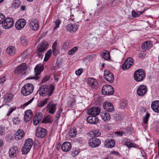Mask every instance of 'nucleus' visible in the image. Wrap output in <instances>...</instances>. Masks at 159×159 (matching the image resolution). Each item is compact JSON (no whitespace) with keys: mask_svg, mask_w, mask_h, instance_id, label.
Wrapping results in <instances>:
<instances>
[{"mask_svg":"<svg viewBox=\"0 0 159 159\" xmlns=\"http://www.w3.org/2000/svg\"><path fill=\"white\" fill-rule=\"evenodd\" d=\"M54 90V87L52 84H51L49 86L43 85L39 88V94L42 97L47 96L49 97L52 94Z\"/></svg>","mask_w":159,"mask_h":159,"instance_id":"obj_1","label":"nucleus"},{"mask_svg":"<svg viewBox=\"0 0 159 159\" xmlns=\"http://www.w3.org/2000/svg\"><path fill=\"white\" fill-rule=\"evenodd\" d=\"M33 144V140L31 138L27 139L21 150L23 154H27L30 151Z\"/></svg>","mask_w":159,"mask_h":159,"instance_id":"obj_2","label":"nucleus"},{"mask_svg":"<svg viewBox=\"0 0 159 159\" xmlns=\"http://www.w3.org/2000/svg\"><path fill=\"white\" fill-rule=\"evenodd\" d=\"M145 72L142 69H139L136 70L134 74V79L137 82H140L143 80L145 76Z\"/></svg>","mask_w":159,"mask_h":159,"instance_id":"obj_3","label":"nucleus"},{"mask_svg":"<svg viewBox=\"0 0 159 159\" xmlns=\"http://www.w3.org/2000/svg\"><path fill=\"white\" fill-rule=\"evenodd\" d=\"M34 89L33 85L30 83H28L22 87L21 90V93L24 96L30 94L33 92Z\"/></svg>","mask_w":159,"mask_h":159,"instance_id":"obj_4","label":"nucleus"},{"mask_svg":"<svg viewBox=\"0 0 159 159\" xmlns=\"http://www.w3.org/2000/svg\"><path fill=\"white\" fill-rule=\"evenodd\" d=\"M114 93V90L113 87L110 85L105 84L102 89V93L104 95H112Z\"/></svg>","mask_w":159,"mask_h":159,"instance_id":"obj_5","label":"nucleus"},{"mask_svg":"<svg viewBox=\"0 0 159 159\" xmlns=\"http://www.w3.org/2000/svg\"><path fill=\"white\" fill-rule=\"evenodd\" d=\"M43 70V68L42 66L37 65L34 69L35 76L32 77H30L28 79H34L36 80L39 79L40 78L39 75H40Z\"/></svg>","mask_w":159,"mask_h":159,"instance_id":"obj_6","label":"nucleus"},{"mask_svg":"<svg viewBox=\"0 0 159 159\" xmlns=\"http://www.w3.org/2000/svg\"><path fill=\"white\" fill-rule=\"evenodd\" d=\"M134 62V60L132 58L129 57L127 58L122 64L121 67L122 69L123 70L128 69L133 65Z\"/></svg>","mask_w":159,"mask_h":159,"instance_id":"obj_7","label":"nucleus"},{"mask_svg":"<svg viewBox=\"0 0 159 159\" xmlns=\"http://www.w3.org/2000/svg\"><path fill=\"white\" fill-rule=\"evenodd\" d=\"M91 138L90 139L88 142L89 146L91 147L95 148L98 147L101 144V141L98 138L91 136Z\"/></svg>","mask_w":159,"mask_h":159,"instance_id":"obj_8","label":"nucleus"},{"mask_svg":"<svg viewBox=\"0 0 159 159\" xmlns=\"http://www.w3.org/2000/svg\"><path fill=\"white\" fill-rule=\"evenodd\" d=\"M2 24V27L5 29L11 28L14 24L13 19L11 18H7L3 20Z\"/></svg>","mask_w":159,"mask_h":159,"instance_id":"obj_9","label":"nucleus"},{"mask_svg":"<svg viewBox=\"0 0 159 159\" xmlns=\"http://www.w3.org/2000/svg\"><path fill=\"white\" fill-rule=\"evenodd\" d=\"M27 68L26 64L23 63L16 68L14 72L16 74L21 73L22 74H25Z\"/></svg>","mask_w":159,"mask_h":159,"instance_id":"obj_10","label":"nucleus"},{"mask_svg":"<svg viewBox=\"0 0 159 159\" xmlns=\"http://www.w3.org/2000/svg\"><path fill=\"white\" fill-rule=\"evenodd\" d=\"M47 131L43 128L38 127L36 132V136L40 138H43L47 135Z\"/></svg>","mask_w":159,"mask_h":159,"instance_id":"obj_11","label":"nucleus"},{"mask_svg":"<svg viewBox=\"0 0 159 159\" xmlns=\"http://www.w3.org/2000/svg\"><path fill=\"white\" fill-rule=\"evenodd\" d=\"M104 78L108 82L112 83L114 81V77L113 74L109 70H105L104 75Z\"/></svg>","mask_w":159,"mask_h":159,"instance_id":"obj_12","label":"nucleus"},{"mask_svg":"<svg viewBox=\"0 0 159 159\" xmlns=\"http://www.w3.org/2000/svg\"><path fill=\"white\" fill-rule=\"evenodd\" d=\"M26 24L25 20L24 19H21L18 20L15 24V27L16 29L20 30L25 26Z\"/></svg>","mask_w":159,"mask_h":159,"instance_id":"obj_13","label":"nucleus"},{"mask_svg":"<svg viewBox=\"0 0 159 159\" xmlns=\"http://www.w3.org/2000/svg\"><path fill=\"white\" fill-rule=\"evenodd\" d=\"M30 27L33 30H37L39 27L38 21L36 19H32L29 23Z\"/></svg>","mask_w":159,"mask_h":159,"instance_id":"obj_14","label":"nucleus"},{"mask_svg":"<svg viewBox=\"0 0 159 159\" xmlns=\"http://www.w3.org/2000/svg\"><path fill=\"white\" fill-rule=\"evenodd\" d=\"M147 92V87L144 85H141L137 90L138 95L139 96H142Z\"/></svg>","mask_w":159,"mask_h":159,"instance_id":"obj_15","label":"nucleus"},{"mask_svg":"<svg viewBox=\"0 0 159 159\" xmlns=\"http://www.w3.org/2000/svg\"><path fill=\"white\" fill-rule=\"evenodd\" d=\"M103 107L105 110L108 112H112L114 110V107L111 102L107 101L103 104Z\"/></svg>","mask_w":159,"mask_h":159,"instance_id":"obj_16","label":"nucleus"},{"mask_svg":"<svg viewBox=\"0 0 159 159\" xmlns=\"http://www.w3.org/2000/svg\"><path fill=\"white\" fill-rule=\"evenodd\" d=\"M100 112V109L98 107H95L89 109L88 113L90 115L96 116L98 115Z\"/></svg>","mask_w":159,"mask_h":159,"instance_id":"obj_17","label":"nucleus"},{"mask_svg":"<svg viewBox=\"0 0 159 159\" xmlns=\"http://www.w3.org/2000/svg\"><path fill=\"white\" fill-rule=\"evenodd\" d=\"M48 44L47 43L46 41H43L38 45L37 51L39 53L42 52L44 50L46 49V48L48 47Z\"/></svg>","mask_w":159,"mask_h":159,"instance_id":"obj_18","label":"nucleus"},{"mask_svg":"<svg viewBox=\"0 0 159 159\" xmlns=\"http://www.w3.org/2000/svg\"><path fill=\"white\" fill-rule=\"evenodd\" d=\"M86 120L89 123L93 124H97L99 121V119L97 117L93 116H88Z\"/></svg>","mask_w":159,"mask_h":159,"instance_id":"obj_19","label":"nucleus"},{"mask_svg":"<svg viewBox=\"0 0 159 159\" xmlns=\"http://www.w3.org/2000/svg\"><path fill=\"white\" fill-rule=\"evenodd\" d=\"M32 112L31 110H28L26 111L25 112L24 116L25 121L26 122H29L32 118Z\"/></svg>","mask_w":159,"mask_h":159,"instance_id":"obj_20","label":"nucleus"},{"mask_svg":"<svg viewBox=\"0 0 159 159\" xmlns=\"http://www.w3.org/2000/svg\"><path fill=\"white\" fill-rule=\"evenodd\" d=\"M57 105V104H51V102L49 103L47 106V111L50 113L54 114L56 110Z\"/></svg>","mask_w":159,"mask_h":159,"instance_id":"obj_21","label":"nucleus"},{"mask_svg":"<svg viewBox=\"0 0 159 159\" xmlns=\"http://www.w3.org/2000/svg\"><path fill=\"white\" fill-rule=\"evenodd\" d=\"M71 145L69 142H65L61 146L62 150L64 152H67L71 149Z\"/></svg>","mask_w":159,"mask_h":159,"instance_id":"obj_22","label":"nucleus"},{"mask_svg":"<svg viewBox=\"0 0 159 159\" xmlns=\"http://www.w3.org/2000/svg\"><path fill=\"white\" fill-rule=\"evenodd\" d=\"M18 152V148L15 146H13L9 150V156L11 158H13L16 156Z\"/></svg>","mask_w":159,"mask_h":159,"instance_id":"obj_23","label":"nucleus"},{"mask_svg":"<svg viewBox=\"0 0 159 159\" xmlns=\"http://www.w3.org/2000/svg\"><path fill=\"white\" fill-rule=\"evenodd\" d=\"M151 107L155 112H159V101L156 100L153 101L152 103Z\"/></svg>","mask_w":159,"mask_h":159,"instance_id":"obj_24","label":"nucleus"},{"mask_svg":"<svg viewBox=\"0 0 159 159\" xmlns=\"http://www.w3.org/2000/svg\"><path fill=\"white\" fill-rule=\"evenodd\" d=\"M66 28L67 30L69 32H75L77 30L78 28V25L75 23H74L73 24H70L68 25Z\"/></svg>","mask_w":159,"mask_h":159,"instance_id":"obj_25","label":"nucleus"},{"mask_svg":"<svg viewBox=\"0 0 159 159\" xmlns=\"http://www.w3.org/2000/svg\"><path fill=\"white\" fill-rule=\"evenodd\" d=\"M115 142L113 139H107L105 143V146L107 148H112L115 146Z\"/></svg>","mask_w":159,"mask_h":159,"instance_id":"obj_26","label":"nucleus"},{"mask_svg":"<svg viewBox=\"0 0 159 159\" xmlns=\"http://www.w3.org/2000/svg\"><path fill=\"white\" fill-rule=\"evenodd\" d=\"M101 116L102 119L105 121H108L110 119V116L108 112L104 111L101 113Z\"/></svg>","mask_w":159,"mask_h":159,"instance_id":"obj_27","label":"nucleus"},{"mask_svg":"<svg viewBox=\"0 0 159 159\" xmlns=\"http://www.w3.org/2000/svg\"><path fill=\"white\" fill-rule=\"evenodd\" d=\"M16 139L18 140L22 139L24 136L25 133L24 130L21 129H19L16 133Z\"/></svg>","mask_w":159,"mask_h":159,"instance_id":"obj_28","label":"nucleus"},{"mask_svg":"<svg viewBox=\"0 0 159 159\" xmlns=\"http://www.w3.org/2000/svg\"><path fill=\"white\" fill-rule=\"evenodd\" d=\"M124 143L129 148H130L132 147H134L137 148L138 147V146L135 144L132 143L130 142L129 140H124Z\"/></svg>","mask_w":159,"mask_h":159,"instance_id":"obj_29","label":"nucleus"},{"mask_svg":"<svg viewBox=\"0 0 159 159\" xmlns=\"http://www.w3.org/2000/svg\"><path fill=\"white\" fill-rule=\"evenodd\" d=\"M152 42L149 41H145L142 45V49L149 50L150 48Z\"/></svg>","mask_w":159,"mask_h":159,"instance_id":"obj_30","label":"nucleus"},{"mask_svg":"<svg viewBox=\"0 0 159 159\" xmlns=\"http://www.w3.org/2000/svg\"><path fill=\"white\" fill-rule=\"evenodd\" d=\"M13 95L11 94H6L4 97L3 101L5 102H10L12 100Z\"/></svg>","mask_w":159,"mask_h":159,"instance_id":"obj_31","label":"nucleus"},{"mask_svg":"<svg viewBox=\"0 0 159 159\" xmlns=\"http://www.w3.org/2000/svg\"><path fill=\"white\" fill-rule=\"evenodd\" d=\"M7 53L9 55H13L15 53V48L13 46L8 47L6 50Z\"/></svg>","mask_w":159,"mask_h":159,"instance_id":"obj_32","label":"nucleus"},{"mask_svg":"<svg viewBox=\"0 0 159 159\" xmlns=\"http://www.w3.org/2000/svg\"><path fill=\"white\" fill-rule=\"evenodd\" d=\"M90 134L91 136L96 138V137H98L101 135V133L99 130L96 129L91 132Z\"/></svg>","mask_w":159,"mask_h":159,"instance_id":"obj_33","label":"nucleus"},{"mask_svg":"<svg viewBox=\"0 0 159 159\" xmlns=\"http://www.w3.org/2000/svg\"><path fill=\"white\" fill-rule=\"evenodd\" d=\"M69 133L71 138H74L76 136L77 134V131L75 128H71L69 131Z\"/></svg>","mask_w":159,"mask_h":159,"instance_id":"obj_34","label":"nucleus"},{"mask_svg":"<svg viewBox=\"0 0 159 159\" xmlns=\"http://www.w3.org/2000/svg\"><path fill=\"white\" fill-rule=\"evenodd\" d=\"M52 54V51L51 49L48 50L45 54V57L44 59V61L46 62L48 61L49 58L50 57Z\"/></svg>","mask_w":159,"mask_h":159,"instance_id":"obj_35","label":"nucleus"},{"mask_svg":"<svg viewBox=\"0 0 159 159\" xmlns=\"http://www.w3.org/2000/svg\"><path fill=\"white\" fill-rule=\"evenodd\" d=\"M52 122V118L49 115H47L42 121V123H48Z\"/></svg>","mask_w":159,"mask_h":159,"instance_id":"obj_36","label":"nucleus"},{"mask_svg":"<svg viewBox=\"0 0 159 159\" xmlns=\"http://www.w3.org/2000/svg\"><path fill=\"white\" fill-rule=\"evenodd\" d=\"M144 11V10L141 11H138L137 12L133 11L132 12V15L134 18H136L139 16L140 15L142 14Z\"/></svg>","mask_w":159,"mask_h":159,"instance_id":"obj_37","label":"nucleus"},{"mask_svg":"<svg viewBox=\"0 0 159 159\" xmlns=\"http://www.w3.org/2000/svg\"><path fill=\"white\" fill-rule=\"evenodd\" d=\"M102 55L104 58L106 60H108L110 59V53L107 51H104L102 54Z\"/></svg>","mask_w":159,"mask_h":159,"instance_id":"obj_38","label":"nucleus"},{"mask_svg":"<svg viewBox=\"0 0 159 159\" xmlns=\"http://www.w3.org/2000/svg\"><path fill=\"white\" fill-rule=\"evenodd\" d=\"M21 43L24 45H26L28 43V41L26 37L25 36H22L20 38Z\"/></svg>","mask_w":159,"mask_h":159,"instance_id":"obj_39","label":"nucleus"},{"mask_svg":"<svg viewBox=\"0 0 159 159\" xmlns=\"http://www.w3.org/2000/svg\"><path fill=\"white\" fill-rule=\"evenodd\" d=\"M123 116L121 114H116L115 116V120L118 122H120L121 121L123 120Z\"/></svg>","mask_w":159,"mask_h":159,"instance_id":"obj_40","label":"nucleus"},{"mask_svg":"<svg viewBox=\"0 0 159 159\" xmlns=\"http://www.w3.org/2000/svg\"><path fill=\"white\" fill-rule=\"evenodd\" d=\"M49 99V98H47L43 100V101H41L40 103L38 104L37 106L39 107H43L47 103V101Z\"/></svg>","mask_w":159,"mask_h":159,"instance_id":"obj_41","label":"nucleus"},{"mask_svg":"<svg viewBox=\"0 0 159 159\" xmlns=\"http://www.w3.org/2000/svg\"><path fill=\"white\" fill-rule=\"evenodd\" d=\"M35 119H37L39 121H40L43 117V115L41 113L38 112L34 116Z\"/></svg>","mask_w":159,"mask_h":159,"instance_id":"obj_42","label":"nucleus"},{"mask_svg":"<svg viewBox=\"0 0 159 159\" xmlns=\"http://www.w3.org/2000/svg\"><path fill=\"white\" fill-rule=\"evenodd\" d=\"M78 49V48L77 47L75 46L74 47L69 51L68 54L70 55H73L77 50Z\"/></svg>","mask_w":159,"mask_h":159,"instance_id":"obj_43","label":"nucleus"},{"mask_svg":"<svg viewBox=\"0 0 159 159\" xmlns=\"http://www.w3.org/2000/svg\"><path fill=\"white\" fill-rule=\"evenodd\" d=\"M150 116V115L149 113L148 112H147L146 113V114L144 116V117L143 118V123L145 124H146L148 122V119Z\"/></svg>","mask_w":159,"mask_h":159,"instance_id":"obj_44","label":"nucleus"},{"mask_svg":"<svg viewBox=\"0 0 159 159\" xmlns=\"http://www.w3.org/2000/svg\"><path fill=\"white\" fill-rule=\"evenodd\" d=\"M62 111V109L60 108L59 110L57 112L55 116V118H56V120L58 121L59 119V118L60 117Z\"/></svg>","mask_w":159,"mask_h":159,"instance_id":"obj_45","label":"nucleus"},{"mask_svg":"<svg viewBox=\"0 0 159 159\" xmlns=\"http://www.w3.org/2000/svg\"><path fill=\"white\" fill-rule=\"evenodd\" d=\"M93 80V82L91 83V84H90L89 86H91L92 88L96 89L97 87V86L98 84L97 82L95 79Z\"/></svg>","mask_w":159,"mask_h":159,"instance_id":"obj_46","label":"nucleus"},{"mask_svg":"<svg viewBox=\"0 0 159 159\" xmlns=\"http://www.w3.org/2000/svg\"><path fill=\"white\" fill-rule=\"evenodd\" d=\"M83 68H80L75 71V73L77 76H79L83 73Z\"/></svg>","mask_w":159,"mask_h":159,"instance_id":"obj_47","label":"nucleus"},{"mask_svg":"<svg viewBox=\"0 0 159 159\" xmlns=\"http://www.w3.org/2000/svg\"><path fill=\"white\" fill-rule=\"evenodd\" d=\"M69 43L67 42H64L63 44L62 48L64 50H66L69 48Z\"/></svg>","mask_w":159,"mask_h":159,"instance_id":"obj_48","label":"nucleus"},{"mask_svg":"<svg viewBox=\"0 0 159 159\" xmlns=\"http://www.w3.org/2000/svg\"><path fill=\"white\" fill-rule=\"evenodd\" d=\"M60 23L61 22L60 20L58 19L56 20L55 22V23L56 25V26L54 27L53 30H55L56 28H58L59 27Z\"/></svg>","mask_w":159,"mask_h":159,"instance_id":"obj_49","label":"nucleus"},{"mask_svg":"<svg viewBox=\"0 0 159 159\" xmlns=\"http://www.w3.org/2000/svg\"><path fill=\"white\" fill-rule=\"evenodd\" d=\"M16 109V107H10L9 108V110L7 115L9 116Z\"/></svg>","mask_w":159,"mask_h":159,"instance_id":"obj_50","label":"nucleus"},{"mask_svg":"<svg viewBox=\"0 0 159 159\" xmlns=\"http://www.w3.org/2000/svg\"><path fill=\"white\" fill-rule=\"evenodd\" d=\"M127 103V102L126 100H122L120 103V106L121 108H123L126 105Z\"/></svg>","mask_w":159,"mask_h":159,"instance_id":"obj_51","label":"nucleus"},{"mask_svg":"<svg viewBox=\"0 0 159 159\" xmlns=\"http://www.w3.org/2000/svg\"><path fill=\"white\" fill-rule=\"evenodd\" d=\"M79 151V150L78 149H73V151L72 152V153L74 154V155H73V156H75L78 155L80 152Z\"/></svg>","mask_w":159,"mask_h":159,"instance_id":"obj_52","label":"nucleus"},{"mask_svg":"<svg viewBox=\"0 0 159 159\" xmlns=\"http://www.w3.org/2000/svg\"><path fill=\"white\" fill-rule=\"evenodd\" d=\"M5 16L2 13H0V24H2L3 22V20H4Z\"/></svg>","mask_w":159,"mask_h":159,"instance_id":"obj_53","label":"nucleus"},{"mask_svg":"<svg viewBox=\"0 0 159 159\" xmlns=\"http://www.w3.org/2000/svg\"><path fill=\"white\" fill-rule=\"evenodd\" d=\"M12 121L14 124H16L19 123L20 120L19 118L16 117L13 118Z\"/></svg>","mask_w":159,"mask_h":159,"instance_id":"obj_54","label":"nucleus"},{"mask_svg":"<svg viewBox=\"0 0 159 159\" xmlns=\"http://www.w3.org/2000/svg\"><path fill=\"white\" fill-rule=\"evenodd\" d=\"M6 81V78L5 76L1 75L0 76V83H3Z\"/></svg>","mask_w":159,"mask_h":159,"instance_id":"obj_55","label":"nucleus"},{"mask_svg":"<svg viewBox=\"0 0 159 159\" xmlns=\"http://www.w3.org/2000/svg\"><path fill=\"white\" fill-rule=\"evenodd\" d=\"M34 98H33L31 99L30 100H29V101L26 102V103H25L23 106V107H25L26 106H27L29 104H30V103H31L32 101L33 100Z\"/></svg>","mask_w":159,"mask_h":159,"instance_id":"obj_56","label":"nucleus"},{"mask_svg":"<svg viewBox=\"0 0 159 159\" xmlns=\"http://www.w3.org/2000/svg\"><path fill=\"white\" fill-rule=\"evenodd\" d=\"M4 127H0V135H4Z\"/></svg>","mask_w":159,"mask_h":159,"instance_id":"obj_57","label":"nucleus"},{"mask_svg":"<svg viewBox=\"0 0 159 159\" xmlns=\"http://www.w3.org/2000/svg\"><path fill=\"white\" fill-rule=\"evenodd\" d=\"M40 121H39L37 119H35L34 117L33 118V123L34 125H38Z\"/></svg>","mask_w":159,"mask_h":159,"instance_id":"obj_58","label":"nucleus"},{"mask_svg":"<svg viewBox=\"0 0 159 159\" xmlns=\"http://www.w3.org/2000/svg\"><path fill=\"white\" fill-rule=\"evenodd\" d=\"M139 55L140 58H143L145 57L146 54L144 52H141L139 53Z\"/></svg>","mask_w":159,"mask_h":159,"instance_id":"obj_59","label":"nucleus"},{"mask_svg":"<svg viewBox=\"0 0 159 159\" xmlns=\"http://www.w3.org/2000/svg\"><path fill=\"white\" fill-rule=\"evenodd\" d=\"M57 42L56 41H55L52 45V50H54L55 49H56V47L57 46Z\"/></svg>","mask_w":159,"mask_h":159,"instance_id":"obj_60","label":"nucleus"},{"mask_svg":"<svg viewBox=\"0 0 159 159\" xmlns=\"http://www.w3.org/2000/svg\"><path fill=\"white\" fill-rule=\"evenodd\" d=\"M124 133L122 131L116 132V134L118 136H122Z\"/></svg>","mask_w":159,"mask_h":159,"instance_id":"obj_61","label":"nucleus"},{"mask_svg":"<svg viewBox=\"0 0 159 159\" xmlns=\"http://www.w3.org/2000/svg\"><path fill=\"white\" fill-rule=\"evenodd\" d=\"M94 79H93L91 78H89L88 80V83L89 84V85H90L91 84V83L93 82V80H94Z\"/></svg>","mask_w":159,"mask_h":159,"instance_id":"obj_62","label":"nucleus"},{"mask_svg":"<svg viewBox=\"0 0 159 159\" xmlns=\"http://www.w3.org/2000/svg\"><path fill=\"white\" fill-rule=\"evenodd\" d=\"M71 103L70 104V108L74 107V106L75 105V102L74 100H72L71 101Z\"/></svg>","mask_w":159,"mask_h":159,"instance_id":"obj_63","label":"nucleus"},{"mask_svg":"<svg viewBox=\"0 0 159 159\" xmlns=\"http://www.w3.org/2000/svg\"><path fill=\"white\" fill-rule=\"evenodd\" d=\"M53 54L55 56H56L57 54L58 51L57 49H56L54 50H52Z\"/></svg>","mask_w":159,"mask_h":159,"instance_id":"obj_64","label":"nucleus"}]
</instances>
